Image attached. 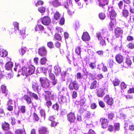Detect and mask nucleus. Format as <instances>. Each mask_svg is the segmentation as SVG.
Returning a JSON list of instances; mask_svg holds the SVG:
<instances>
[{"label": "nucleus", "mask_w": 134, "mask_h": 134, "mask_svg": "<svg viewBox=\"0 0 134 134\" xmlns=\"http://www.w3.org/2000/svg\"><path fill=\"white\" fill-rule=\"evenodd\" d=\"M109 35L107 30L106 29H103L102 30L101 32H97L96 36L100 44L102 46H105L106 43L105 39H106L109 42L108 37Z\"/></svg>", "instance_id": "obj_1"}, {"label": "nucleus", "mask_w": 134, "mask_h": 134, "mask_svg": "<svg viewBox=\"0 0 134 134\" xmlns=\"http://www.w3.org/2000/svg\"><path fill=\"white\" fill-rule=\"evenodd\" d=\"M35 68L32 65H29L28 68L24 66L18 71V74L17 76H19L20 74L27 76L28 75L33 74L35 72Z\"/></svg>", "instance_id": "obj_2"}, {"label": "nucleus", "mask_w": 134, "mask_h": 134, "mask_svg": "<svg viewBox=\"0 0 134 134\" xmlns=\"http://www.w3.org/2000/svg\"><path fill=\"white\" fill-rule=\"evenodd\" d=\"M108 16L111 21L109 23V26L110 27V30H112L113 28L115 27V20L114 19L116 16V14L115 11L112 7H109L107 12Z\"/></svg>", "instance_id": "obj_3"}, {"label": "nucleus", "mask_w": 134, "mask_h": 134, "mask_svg": "<svg viewBox=\"0 0 134 134\" xmlns=\"http://www.w3.org/2000/svg\"><path fill=\"white\" fill-rule=\"evenodd\" d=\"M44 97L46 100L47 102H46V105L48 107L51 105L52 103L50 100L54 99L55 97V94L53 92H51L49 91H45Z\"/></svg>", "instance_id": "obj_4"}, {"label": "nucleus", "mask_w": 134, "mask_h": 134, "mask_svg": "<svg viewBox=\"0 0 134 134\" xmlns=\"http://www.w3.org/2000/svg\"><path fill=\"white\" fill-rule=\"evenodd\" d=\"M40 81L41 86L43 88L51 87L50 82L47 78L42 77L40 79Z\"/></svg>", "instance_id": "obj_5"}, {"label": "nucleus", "mask_w": 134, "mask_h": 134, "mask_svg": "<svg viewBox=\"0 0 134 134\" xmlns=\"http://www.w3.org/2000/svg\"><path fill=\"white\" fill-rule=\"evenodd\" d=\"M32 88L33 91L37 93L41 91V88L40 84L36 81L32 82Z\"/></svg>", "instance_id": "obj_6"}, {"label": "nucleus", "mask_w": 134, "mask_h": 134, "mask_svg": "<svg viewBox=\"0 0 134 134\" xmlns=\"http://www.w3.org/2000/svg\"><path fill=\"white\" fill-rule=\"evenodd\" d=\"M79 84L77 81L76 80L70 82L69 86V88L70 90L74 89L75 90H79Z\"/></svg>", "instance_id": "obj_7"}, {"label": "nucleus", "mask_w": 134, "mask_h": 134, "mask_svg": "<svg viewBox=\"0 0 134 134\" xmlns=\"http://www.w3.org/2000/svg\"><path fill=\"white\" fill-rule=\"evenodd\" d=\"M104 100L109 105H112L114 103L113 99L110 97L108 95H107L104 97Z\"/></svg>", "instance_id": "obj_8"}, {"label": "nucleus", "mask_w": 134, "mask_h": 134, "mask_svg": "<svg viewBox=\"0 0 134 134\" xmlns=\"http://www.w3.org/2000/svg\"><path fill=\"white\" fill-rule=\"evenodd\" d=\"M67 118L68 121L70 122H74L76 119L74 114L71 112L68 114Z\"/></svg>", "instance_id": "obj_9"}, {"label": "nucleus", "mask_w": 134, "mask_h": 134, "mask_svg": "<svg viewBox=\"0 0 134 134\" xmlns=\"http://www.w3.org/2000/svg\"><path fill=\"white\" fill-rule=\"evenodd\" d=\"M13 25L14 26V29H12L10 31V33L13 34V31H14L15 33L16 34L18 32H19V26L18 23L16 22H14L13 23Z\"/></svg>", "instance_id": "obj_10"}, {"label": "nucleus", "mask_w": 134, "mask_h": 134, "mask_svg": "<svg viewBox=\"0 0 134 134\" xmlns=\"http://www.w3.org/2000/svg\"><path fill=\"white\" fill-rule=\"evenodd\" d=\"M42 23L45 25H48L50 23L51 20L49 17L46 16L41 19Z\"/></svg>", "instance_id": "obj_11"}, {"label": "nucleus", "mask_w": 134, "mask_h": 134, "mask_svg": "<svg viewBox=\"0 0 134 134\" xmlns=\"http://www.w3.org/2000/svg\"><path fill=\"white\" fill-rule=\"evenodd\" d=\"M38 53L41 56H45L47 54V51L44 47H42L39 49Z\"/></svg>", "instance_id": "obj_12"}, {"label": "nucleus", "mask_w": 134, "mask_h": 134, "mask_svg": "<svg viewBox=\"0 0 134 134\" xmlns=\"http://www.w3.org/2000/svg\"><path fill=\"white\" fill-rule=\"evenodd\" d=\"M115 58L116 61L119 64L121 63L124 61L123 56L120 54H117L115 56Z\"/></svg>", "instance_id": "obj_13"}, {"label": "nucleus", "mask_w": 134, "mask_h": 134, "mask_svg": "<svg viewBox=\"0 0 134 134\" xmlns=\"http://www.w3.org/2000/svg\"><path fill=\"white\" fill-rule=\"evenodd\" d=\"M123 33L122 30L119 27L116 28L115 30V35L117 37L121 36Z\"/></svg>", "instance_id": "obj_14"}, {"label": "nucleus", "mask_w": 134, "mask_h": 134, "mask_svg": "<svg viewBox=\"0 0 134 134\" xmlns=\"http://www.w3.org/2000/svg\"><path fill=\"white\" fill-rule=\"evenodd\" d=\"M82 40L84 41H88L90 39V37L88 34L87 32H84L82 37Z\"/></svg>", "instance_id": "obj_15"}, {"label": "nucleus", "mask_w": 134, "mask_h": 134, "mask_svg": "<svg viewBox=\"0 0 134 134\" xmlns=\"http://www.w3.org/2000/svg\"><path fill=\"white\" fill-rule=\"evenodd\" d=\"M100 121L102 127L103 128H106L108 125L107 120L104 118H102L100 119Z\"/></svg>", "instance_id": "obj_16"}, {"label": "nucleus", "mask_w": 134, "mask_h": 134, "mask_svg": "<svg viewBox=\"0 0 134 134\" xmlns=\"http://www.w3.org/2000/svg\"><path fill=\"white\" fill-rule=\"evenodd\" d=\"M104 89L100 88L97 91V95L98 97H102L105 94V92L104 91Z\"/></svg>", "instance_id": "obj_17"}, {"label": "nucleus", "mask_w": 134, "mask_h": 134, "mask_svg": "<svg viewBox=\"0 0 134 134\" xmlns=\"http://www.w3.org/2000/svg\"><path fill=\"white\" fill-rule=\"evenodd\" d=\"M50 3L55 7H57L60 5V2L57 0H53L49 1Z\"/></svg>", "instance_id": "obj_18"}, {"label": "nucleus", "mask_w": 134, "mask_h": 134, "mask_svg": "<svg viewBox=\"0 0 134 134\" xmlns=\"http://www.w3.org/2000/svg\"><path fill=\"white\" fill-rule=\"evenodd\" d=\"M100 7H103L108 4V0H98Z\"/></svg>", "instance_id": "obj_19"}, {"label": "nucleus", "mask_w": 134, "mask_h": 134, "mask_svg": "<svg viewBox=\"0 0 134 134\" xmlns=\"http://www.w3.org/2000/svg\"><path fill=\"white\" fill-rule=\"evenodd\" d=\"M54 72L57 76L60 73L61 69L60 68L58 65L55 66L54 68Z\"/></svg>", "instance_id": "obj_20"}, {"label": "nucleus", "mask_w": 134, "mask_h": 134, "mask_svg": "<svg viewBox=\"0 0 134 134\" xmlns=\"http://www.w3.org/2000/svg\"><path fill=\"white\" fill-rule=\"evenodd\" d=\"M40 134H47L48 133L46 128L43 127L41 128L39 130Z\"/></svg>", "instance_id": "obj_21"}, {"label": "nucleus", "mask_w": 134, "mask_h": 134, "mask_svg": "<svg viewBox=\"0 0 134 134\" xmlns=\"http://www.w3.org/2000/svg\"><path fill=\"white\" fill-rule=\"evenodd\" d=\"M7 52L3 49H0V56L2 57H6L8 55Z\"/></svg>", "instance_id": "obj_22"}, {"label": "nucleus", "mask_w": 134, "mask_h": 134, "mask_svg": "<svg viewBox=\"0 0 134 134\" xmlns=\"http://www.w3.org/2000/svg\"><path fill=\"white\" fill-rule=\"evenodd\" d=\"M13 66V63L11 62H9L7 63L5 66V68L7 70H11Z\"/></svg>", "instance_id": "obj_23"}, {"label": "nucleus", "mask_w": 134, "mask_h": 134, "mask_svg": "<svg viewBox=\"0 0 134 134\" xmlns=\"http://www.w3.org/2000/svg\"><path fill=\"white\" fill-rule=\"evenodd\" d=\"M19 111L18 113V114L19 112H20L23 113L25 112V107L24 106H21L18 107Z\"/></svg>", "instance_id": "obj_24"}, {"label": "nucleus", "mask_w": 134, "mask_h": 134, "mask_svg": "<svg viewBox=\"0 0 134 134\" xmlns=\"http://www.w3.org/2000/svg\"><path fill=\"white\" fill-rule=\"evenodd\" d=\"M2 128L4 130H8L9 128V125L8 123L4 122L2 124Z\"/></svg>", "instance_id": "obj_25"}, {"label": "nucleus", "mask_w": 134, "mask_h": 134, "mask_svg": "<svg viewBox=\"0 0 134 134\" xmlns=\"http://www.w3.org/2000/svg\"><path fill=\"white\" fill-rule=\"evenodd\" d=\"M44 29V27L41 25H37L35 27V29L36 31L39 30L43 31Z\"/></svg>", "instance_id": "obj_26"}, {"label": "nucleus", "mask_w": 134, "mask_h": 134, "mask_svg": "<svg viewBox=\"0 0 134 134\" xmlns=\"http://www.w3.org/2000/svg\"><path fill=\"white\" fill-rule=\"evenodd\" d=\"M1 88L2 93H5L6 96L8 93V91L6 89V87L4 85H2Z\"/></svg>", "instance_id": "obj_27"}, {"label": "nucleus", "mask_w": 134, "mask_h": 134, "mask_svg": "<svg viewBox=\"0 0 134 134\" xmlns=\"http://www.w3.org/2000/svg\"><path fill=\"white\" fill-rule=\"evenodd\" d=\"M24 99L26 101L27 103L30 104L31 103V101L30 98L27 95H25L24 96Z\"/></svg>", "instance_id": "obj_28"}, {"label": "nucleus", "mask_w": 134, "mask_h": 134, "mask_svg": "<svg viewBox=\"0 0 134 134\" xmlns=\"http://www.w3.org/2000/svg\"><path fill=\"white\" fill-rule=\"evenodd\" d=\"M132 62L130 58L129 57L126 58L125 60V63L127 64V66H130L132 64Z\"/></svg>", "instance_id": "obj_29"}, {"label": "nucleus", "mask_w": 134, "mask_h": 134, "mask_svg": "<svg viewBox=\"0 0 134 134\" xmlns=\"http://www.w3.org/2000/svg\"><path fill=\"white\" fill-rule=\"evenodd\" d=\"M97 82L96 80H94L92 82L90 88L91 89L95 88L97 87Z\"/></svg>", "instance_id": "obj_30"}, {"label": "nucleus", "mask_w": 134, "mask_h": 134, "mask_svg": "<svg viewBox=\"0 0 134 134\" xmlns=\"http://www.w3.org/2000/svg\"><path fill=\"white\" fill-rule=\"evenodd\" d=\"M47 60V59L46 58L43 57L40 59V62L41 65H45Z\"/></svg>", "instance_id": "obj_31"}, {"label": "nucleus", "mask_w": 134, "mask_h": 134, "mask_svg": "<svg viewBox=\"0 0 134 134\" xmlns=\"http://www.w3.org/2000/svg\"><path fill=\"white\" fill-rule=\"evenodd\" d=\"M91 115V114L90 112L85 111V114L84 115V117L85 118L89 119L90 118Z\"/></svg>", "instance_id": "obj_32"}, {"label": "nucleus", "mask_w": 134, "mask_h": 134, "mask_svg": "<svg viewBox=\"0 0 134 134\" xmlns=\"http://www.w3.org/2000/svg\"><path fill=\"white\" fill-rule=\"evenodd\" d=\"M15 134H26V133L24 129H19L16 131Z\"/></svg>", "instance_id": "obj_33"}, {"label": "nucleus", "mask_w": 134, "mask_h": 134, "mask_svg": "<svg viewBox=\"0 0 134 134\" xmlns=\"http://www.w3.org/2000/svg\"><path fill=\"white\" fill-rule=\"evenodd\" d=\"M54 17L55 20H58L60 18L61 15L58 12H56L54 15Z\"/></svg>", "instance_id": "obj_34"}, {"label": "nucleus", "mask_w": 134, "mask_h": 134, "mask_svg": "<svg viewBox=\"0 0 134 134\" xmlns=\"http://www.w3.org/2000/svg\"><path fill=\"white\" fill-rule=\"evenodd\" d=\"M70 130V134H79V132L76 131L74 128H71Z\"/></svg>", "instance_id": "obj_35"}, {"label": "nucleus", "mask_w": 134, "mask_h": 134, "mask_svg": "<svg viewBox=\"0 0 134 134\" xmlns=\"http://www.w3.org/2000/svg\"><path fill=\"white\" fill-rule=\"evenodd\" d=\"M59 101L61 103H66V97L63 96H62L59 99Z\"/></svg>", "instance_id": "obj_36"}, {"label": "nucleus", "mask_w": 134, "mask_h": 134, "mask_svg": "<svg viewBox=\"0 0 134 134\" xmlns=\"http://www.w3.org/2000/svg\"><path fill=\"white\" fill-rule=\"evenodd\" d=\"M38 70L39 69L40 70V72H43L44 74H45L48 71L47 68H45L44 67H40L38 68Z\"/></svg>", "instance_id": "obj_37"}, {"label": "nucleus", "mask_w": 134, "mask_h": 134, "mask_svg": "<svg viewBox=\"0 0 134 134\" xmlns=\"http://www.w3.org/2000/svg\"><path fill=\"white\" fill-rule=\"evenodd\" d=\"M40 113L41 116L43 117V119H45L46 116L44 110L42 109L40 110Z\"/></svg>", "instance_id": "obj_38"}, {"label": "nucleus", "mask_w": 134, "mask_h": 134, "mask_svg": "<svg viewBox=\"0 0 134 134\" xmlns=\"http://www.w3.org/2000/svg\"><path fill=\"white\" fill-rule=\"evenodd\" d=\"M122 13L123 15L125 17H127L129 16V11L126 9L123 10Z\"/></svg>", "instance_id": "obj_39"}, {"label": "nucleus", "mask_w": 134, "mask_h": 134, "mask_svg": "<svg viewBox=\"0 0 134 134\" xmlns=\"http://www.w3.org/2000/svg\"><path fill=\"white\" fill-rule=\"evenodd\" d=\"M99 18L101 20H103L105 18V14L102 13H99Z\"/></svg>", "instance_id": "obj_40"}, {"label": "nucleus", "mask_w": 134, "mask_h": 134, "mask_svg": "<svg viewBox=\"0 0 134 134\" xmlns=\"http://www.w3.org/2000/svg\"><path fill=\"white\" fill-rule=\"evenodd\" d=\"M20 67V64L18 63H15V67L14 68V70L15 71H16L17 70H19Z\"/></svg>", "instance_id": "obj_41"}, {"label": "nucleus", "mask_w": 134, "mask_h": 134, "mask_svg": "<svg viewBox=\"0 0 134 134\" xmlns=\"http://www.w3.org/2000/svg\"><path fill=\"white\" fill-rule=\"evenodd\" d=\"M45 8L44 7H42L38 8V10L41 13H43L45 11Z\"/></svg>", "instance_id": "obj_42"}, {"label": "nucleus", "mask_w": 134, "mask_h": 134, "mask_svg": "<svg viewBox=\"0 0 134 134\" xmlns=\"http://www.w3.org/2000/svg\"><path fill=\"white\" fill-rule=\"evenodd\" d=\"M69 2H67L65 3L64 4V7L65 8L67 9L69 8V7H71L72 6V3L71 5H69Z\"/></svg>", "instance_id": "obj_43"}, {"label": "nucleus", "mask_w": 134, "mask_h": 134, "mask_svg": "<svg viewBox=\"0 0 134 134\" xmlns=\"http://www.w3.org/2000/svg\"><path fill=\"white\" fill-rule=\"evenodd\" d=\"M120 82L119 80L118 79H115L113 81V84L114 86H117L119 85Z\"/></svg>", "instance_id": "obj_44"}, {"label": "nucleus", "mask_w": 134, "mask_h": 134, "mask_svg": "<svg viewBox=\"0 0 134 134\" xmlns=\"http://www.w3.org/2000/svg\"><path fill=\"white\" fill-rule=\"evenodd\" d=\"M54 38L58 40H61V37L60 34H56L54 36Z\"/></svg>", "instance_id": "obj_45"}, {"label": "nucleus", "mask_w": 134, "mask_h": 134, "mask_svg": "<svg viewBox=\"0 0 134 134\" xmlns=\"http://www.w3.org/2000/svg\"><path fill=\"white\" fill-rule=\"evenodd\" d=\"M81 52V48L80 47H78L76 48L75 52L78 55L80 54Z\"/></svg>", "instance_id": "obj_46"}, {"label": "nucleus", "mask_w": 134, "mask_h": 134, "mask_svg": "<svg viewBox=\"0 0 134 134\" xmlns=\"http://www.w3.org/2000/svg\"><path fill=\"white\" fill-rule=\"evenodd\" d=\"M66 58L70 62H71L73 59H74V57L72 55H71L70 54H68L66 56Z\"/></svg>", "instance_id": "obj_47"}, {"label": "nucleus", "mask_w": 134, "mask_h": 134, "mask_svg": "<svg viewBox=\"0 0 134 134\" xmlns=\"http://www.w3.org/2000/svg\"><path fill=\"white\" fill-rule=\"evenodd\" d=\"M89 66L92 69H94L96 68V65L94 63H91L90 64Z\"/></svg>", "instance_id": "obj_48"}, {"label": "nucleus", "mask_w": 134, "mask_h": 134, "mask_svg": "<svg viewBox=\"0 0 134 134\" xmlns=\"http://www.w3.org/2000/svg\"><path fill=\"white\" fill-rule=\"evenodd\" d=\"M114 126L115 130H118L120 129V124L119 123H116L114 124Z\"/></svg>", "instance_id": "obj_49"}, {"label": "nucleus", "mask_w": 134, "mask_h": 134, "mask_svg": "<svg viewBox=\"0 0 134 134\" xmlns=\"http://www.w3.org/2000/svg\"><path fill=\"white\" fill-rule=\"evenodd\" d=\"M30 96L33 97L35 99H37L38 98V97L37 95L34 93H31L30 94Z\"/></svg>", "instance_id": "obj_50"}, {"label": "nucleus", "mask_w": 134, "mask_h": 134, "mask_svg": "<svg viewBox=\"0 0 134 134\" xmlns=\"http://www.w3.org/2000/svg\"><path fill=\"white\" fill-rule=\"evenodd\" d=\"M52 108L54 110H58L59 108V106L58 104H55L53 105Z\"/></svg>", "instance_id": "obj_51"}, {"label": "nucleus", "mask_w": 134, "mask_h": 134, "mask_svg": "<svg viewBox=\"0 0 134 134\" xmlns=\"http://www.w3.org/2000/svg\"><path fill=\"white\" fill-rule=\"evenodd\" d=\"M43 4V2L39 0L36 3L35 5L36 7L40 5H42Z\"/></svg>", "instance_id": "obj_52"}, {"label": "nucleus", "mask_w": 134, "mask_h": 134, "mask_svg": "<svg viewBox=\"0 0 134 134\" xmlns=\"http://www.w3.org/2000/svg\"><path fill=\"white\" fill-rule=\"evenodd\" d=\"M24 48H22L19 50L20 54L22 55H24L25 52V51Z\"/></svg>", "instance_id": "obj_53"}, {"label": "nucleus", "mask_w": 134, "mask_h": 134, "mask_svg": "<svg viewBox=\"0 0 134 134\" xmlns=\"http://www.w3.org/2000/svg\"><path fill=\"white\" fill-rule=\"evenodd\" d=\"M49 78L51 80L54 79L55 78V76L54 75L51 73L49 74Z\"/></svg>", "instance_id": "obj_54"}, {"label": "nucleus", "mask_w": 134, "mask_h": 134, "mask_svg": "<svg viewBox=\"0 0 134 134\" xmlns=\"http://www.w3.org/2000/svg\"><path fill=\"white\" fill-rule=\"evenodd\" d=\"M48 46L50 48H52L53 47V44L52 42H49L47 43Z\"/></svg>", "instance_id": "obj_55"}, {"label": "nucleus", "mask_w": 134, "mask_h": 134, "mask_svg": "<svg viewBox=\"0 0 134 134\" xmlns=\"http://www.w3.org/2000/svg\"><path fill=\"white\" fill-rule=\"evenodd\" d=\"M67 12L70 15H72L74 13V10L72 9L68 10Z\"/></svg>", "instance_id": "obj_56"}, {"label": "nucleus", "mask_w": 134, "mask_h": 134, "mask_svg": "<svg viewBox=\"0 0 134 134\" xmlns=\"http://www.w3.org/2000/svg\"><path fill=\"white\" fill-rule=\"evenodd\" d=\"M99 103V105L102 108H104L105 106V104L101 100H100Z\"/></svg>", "instance_id": "obj_57"}, {"label": "nucleus", "mask_w": 134, "mask_h": 134, "mask_svg": "<svg viewBox=\"0 0 134 134\" xmlns=\"http://www.w3.org/2000/svg\"><path fill=\"white\" fill-rule=\"evenodd\" d=\"M51 80V83L53 86L55 85L57 83V80L55 79Z\"/></svg>", "instance_id": "obj_58"}, {"label": "nucleus", "mask_w": 134, "mask_h": 134, "mask_svg": "<svg viewBox=\"0 0 134 134\" xmlns=\"http://www.w3.org/2000/svg\"><path fill=\"white\" fill-rule=\"evenodd\" d=\"M77 79H81L82 78V76L80 72H78L77 74Z\"/></svg>", "instance_id": "obj_59"}, {"label": "nucleus", "mask_w": 134, "mask_h": 134, "mask_svg": "<svg viewBox=\"0 0 134 134\" xmlns=\"http://www.w3.org/2000/svg\"><path fill=\"white\" fill-rule=\"evenodd\" d=\"M77 92L75 91H74L72 93V97L73 98H75L77 96Z\"/></svg>", "instance_id": "obj_60"}, {"label": "nucleus", "mask_w": 134, "mask_h": 134, "mask_svg": "<svg viewBox=\"0 0 134 134\" xmlns=\"http://www.w3.org/2000/svg\"><path fill=\"white\" fill-rule=\"evenodd\" d=\"M79 23L78 21H76L75 23V29L77 30L79 27Z\"/></svg>", "instance_id": "obj_61"}, {"label": "nucleus", "mask_w": 134, "mask_h": 134, "mask_svg": "<svg viewBox=\"0 0 134 134\" xmlns=\"http://www.w3.org/2000/svg\"><path fill=\"white\" fill-rule=\"evenodd\" d=\"M64 19L63 18H61L59 23L60 25H63L64 24Z\"/></svg>", "instance_id": "obj_62"}, {"label": "nucleus", "mask_w": 134, "mask_h": 134, "mask_svg": "<svg viewBox=\"0 0 134 134\" xmlns=\"http://www.w3.org/2000/svg\"><path fill=\"white\" fill-rule=\"evenodd\" d=\"M114 116V115L113 113H110L108 115V118L110 119H112Z\"/></svg>", "instance_id": "obj_63"}, {"label": "nucleus", "mask_w": 134, "mask_h": 134, "mask_svg": "<svg viewBox=\"0 0 134 134\" xmlns=\"http://www.w3.org/2000/svg\"><path fill=\"white\" fill-rule=\"evenodd\" d=\"M123 5V2L122 1H120L118 4V5L119 8L120 9H121L122 8Z\"/></svg>", "instance_id": "obj_64"}]
</instances>
